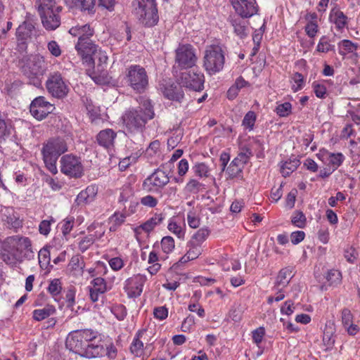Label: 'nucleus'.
<instances>
[{
	"instance_id": "obj_10",
	"label": "nucleus",
	"mask_w": 360,
	"mask_h": 360,
	"mask_svg": "<svg viewBox=\"0 0 360 360\" xmlns=\"http://www.w3.org/2000/svg\"><path fill=\"white\" fill-rule=\"evenodd\" d=\"M197 61L195 49L191 44H180L176 49L175 63L181 69L193 68Z\"/></svg>"
},
{
	"instance_id": "obj_6",
	"label": "nucleus",
	"mask_w": 360,
	"mask_h": 360,
	"mask_svg": "<svg viewBox=\"0 0 360 360\" xmlns=\"http://www.w3.org/2000/svg\"><path fill=\"white\" fill-rule=\"evenodd\" d=\"M134 12L139 22L146 27H153L159 20L155 0H135Z\"/></svg>"
},
{
	"instance_id": "obj_34",
	"label": "nucleus",
	"mask_w": 360,
	"mask_h": 360,
	"mask_svg": "<svg viewBox=\"0 0 360 360\" xmlns=\"http://www.w3.org/2000/svg\"><path fill=\"white\" fill-rule=\"evenodd\" d=\"M77 331L81 335L82 339L87 344H95L96 342L99 344L101 338L97 331L91 329L77 330Z\"/></svg>"
},
{
	"instance_id": "obj_49",
	"label": "nucleus",
	"mask_w": 360,
	"mask_h": 360,
	"mask_svg": "<svg viewBox=\"0 0 360 360\" xmlns=\"http://www.w3.org/2000/svg\"><path fill=\"white\" fill-rule=\"evenodd\" d=\"M334 49V46L330 44L326 37H322L317 45V51L321 53H328Z\"/></svg>"
},
{
	"instance_id": "obj_47",
	"label": "nucleus",
	"mask_w": 360,
	"mask_h": 360,
	"mask_svg": "<svg viewBox=\"0 0 360 360\" xmlns=\"http://www.w3.org/2000/svg\"><path fill=\"white\" fill-rule=\"evenodd\" d=\"M292 105L289 102H285L278 105L276 108V112L280 117H287L291 113Z\"/></svg>"
},
{
	"instance_id": "obj_14",
	"label": "nucleus",
	"mask_w": 360,
	"mask_h": 360,
	"mask_svg": "<svg viewBox=\"0 0 360 360\" xmlns=\"http://www.w3.org/2000/svg\"><path fill=\"white\" fill-rule=\"evenodd\" d=\"M54 108L53 105L46 101L44 96H39L32 101L30 112L35 119L42 120L52 112Z\"/></svg>"
},
{
	"instance_id": "obj_18",
	"label": "nucleus",
	"mask_w": 360,
	"mask_h": 360,
	"mask_svg": "<svg viewBox=\"0 0 360 360\" xmlns=\"http://www.w3.org/2000/svg\"><path fill=\"white\" fill-rule=\"evenodd\" d=\"M1 221L6 228L17 230L21 226V221L12 207H4L1 210Z\"/></svg>"
},
{
	"instance_id": "obj_48",
	"label": "nucleus",
	"mask_w": 360,
	"mask_h": 360,
	"mask_svg": "<svg viewBox=\"0 0 360 360\" xmlns=\"http://www.w3.org/2000/svg\"><path fill=\"white\" fill-rule=\"evenodd\" d=\"M95 241L94 236L89 235L84 237L79 243V249L81 252H84L94 244Z\"/></svg>"
},
{
	"instance_id": "obj_38",
	"label": "nucleus",
	"mask_w": 360,
	"mask_h": 360,
	"mask_svg": "<svg viewBox=\"0 0 360 360\" xmlns=\"http://www.w3.org/2000/svg\"><path fill=\"white\" fill-rule=\"evenodd\" d=\"M185 191L189 193L197 194L205 189V185L195 179H191L185 186Z\"/></svg>"
},
{
	"instance_id": "obj_5",
	"label": "nucleus",
	"mask_w": 360,
	"mask_h": 360,
	"mask_svg": "<svg viewBox=\"0 0 360 360\" xmlns=\"http://www.w3.org/2000/svg\"><path fill=\"white\" fill-rule=\"evenodd\" d=\"M66 347L70 351L86 358L102 356L105 349L101 344H87L81 338L77 330L69 334L66 340Z\"/></svg>"
},
{
	"instance_id": "obj_8",
	"label": "nucleus",
	"mask_w": 360,
	"mask_h": 360,
	"mask_svg": "<svg viewBox=\"0 0 360 360\" xmlns=\"http://www.w3.org/2000/svg\"><path fill=\"white\" fill-rule=\"evenodd\" d=\"M224 54L219 46H210L205 52L204 67L209 74H214L223 69Z\"/></svg>"
},
{
	"instance_id": "obj_64",
	"label": "nucleus",
	"mask_w": 360,
	"mask_h": 360,
	"mask_svg": "<svg viewBox=\"0 0 360 360\" xmlns=\"http://www.w3.org/2000/svg\"><path fill=\"white\" fill-rule=\"evenodd\" d=\"M313 88L315 95L318 98H323L326 94V88L324 85L318 84L316 82L313 83Z\"/></svg>"
},
{
	"instance_id": "obj_41",
	"label": "nucleus",
	"mask_w": 360,
	"mask_h": 360,
	"mask_svg": "<svg viewBox=\"0 0 360 360\" xmlns=\"http://www.w3.org/2000/svg\"><path fill=\"white\" fill-rule=\"evenodd\" d=\"M192 170L196 176L200 178L208 177L210 175V169L207 165L203 162L196 163L193 166Z\"/></svg>"
},
{
	"instance_id": "obj_61",
	"label": "nucleus",
	"mask_w": 360,
	"mask_h": 360,
	"mask_svg": "<svg viewBox=\"0 0 360 360\" xmlns=\"http://www.w3.org/2000/svg\"><path fill=\"white\" fill-rule=\"evenodd\" d=\"M39 263L41 265V263H49L50 260V252L46 248L41 249L38 254Z\"/></svg>"
},
{
	"instance_id": "obj_31",
	"label": "nucleus",
	"mask_w": 360,
	"mask_h": 360,
	"mask_svg": "<svg viewBox=\"0 0 360 360\" xmlns=\"http://www.w3.org/2000/svg\"><path fill=\"white\" fill-rule=\"evenodd\" d=\"M292 277V271L290 269H282L276 277L274 288L278 289L280 286H287Z\"/></svg>"
},
{
	"instance_id": "obj_37",
	"label": "nucleus",
	"mask_w": 360,
	"mask_h": 360,
	"mask_svg": "<svg viewBox=\"0 0 360 360\" xmlns=\"http://www.w3.org/2000/svg\"><path fill=\"white\" fill-rule=\"evenodd\" d=\"M168 230L174 233L179 239H184L185 236V231L175 220L174 217L169 219L167 225Z\"/></svg>"
},
{
	"instance_id": "obj_22",
	"label": "nucleus",
	"mask_w": 360,
	"mask_h": 360,
	"mask_svg": "<svg viewBox=\"0 0 360 360\" xmlns=\"http://www.w3.org/2000/svg\"><path fill=\"white\" fill-rule=\"evenodd\" d=\"M354 316L347 308H344L341 311L342 324L349 335H355L360 328L353 323Z\"/></svg>"
},
{
	"instance_id": "obj_51",
	"label": "nucleus",
	"mask_w": 360,
	"mask_h": 360,
	"mask_svg": "<svg viewBox=\"0 0 360 360\" xmlns=\"http://www.w3.org/2000/svg\"><path fill=\"white\" fill-rule=\"evenodd\" d=\"M256 120V115L254 112L249 111L244 117L243 125L250 130L253 129Z\"/></svg>"
},
{
	"instance_id": "obj_2",
	"label": "nucleus",
	"mask_w": 360,
	"mask_h": 360,
	"mask_svg": "<svg viewBox=\"0 0 360 360\" xmlns=\"http://www.w3.org/2000/svg\"><path fill=\"white\" fill-rule=\"evenodd\" d=\"M0 257L8 264H14L23 259L33 260L35 257L31 240L23 236H10L1 243Z\"/></svg>"
},
{
	"instance_id": "obj_53",
	"label": "nucleus",
	"mask_w": 360,
	"mask_h": 360,
	"mask_svg": "<svg viewBox=\"0 0 360 360\" xmlns=\"http://www.w3.org/2000/svg\"><path fill=\"white\" fill-rule=\"evenodd\" d=\"M62 288L60 285V281L59 279H53L51 281L49 287L48 291L53 295L56 296L60 294L61 292Z\"/></svg>"
},
{
	"instance_id": "obj_3",
	"label": "nucleus",
	"mask_w": 360,
	"mask_h": 360,
	"mask_svg": "<svg viewBox=\"0 0 360 360\" xmlns=\"http://www.w3.org/2000/svg\"><path fill=\"white\" fill-rule=\"evenodd\" d=\"M17 67L30 84L39 87L42 77L47 71V64L44 56L39 54L25 55L17 61Z\"/></svg>"
},
{
	"instance_id": "obj_60",
	"label": "nucleus",
	"mask_w": 360,
	"mask_h": 360,
	"mask_svg": "<svg viewBox=\"0 0 360 360\" xmlns=\"http://www.w3.org/2000/svg\"><path fill=\"white\" fill-rule=\"evenodd\" d=\"M47 48L52 56L58 57L61 55V49L56 41H49L47 45Z\"/></svg>"
},
{
	"instance_id": "obj_9",
	"label": "nucleus",
	"mask_w": 360,
	"mask_h": 360,
	"mask_svg": "<svg viewBox=\"0 0 360 360\" xmlns=\"http://www.w3.org/2000/svg\"><path fill=\"white\" fill-rule=\"evenodd\" d=\"M48 92L58 99L65 98L69 92V86L59 72L49 74L46 82Z\"/></svg>"
},
{
	"instance_id": "obj_27",
	"label": "nucleus",
	"mask_w": 360,
	"mask_h": 360,
	"mask_svg": "<svg viewBox=\"0 0 360 360\" xmlns=\"http://www.w3.org/2000/svg\"><path fill=\"white\" fill-rule=\"evenodd\" d=\"M14 128L12 122L0 118V145L11 136Z\"/></svg>"
},
{
	"instance_id": "obj_16",
	"label": "nucleus",
	"mask_w": 360,
	"mask_h": 360,
	"mask_svg": "<svg viewBox=\"0 0 360 360\" xmlns=\"http://www.w3.org/2000/svg\"><path fill=\"white\" fill-rule=\"evenodd\" d=\"M146 281L144 276L134 275L125 281L124 289L129 297H137L141 295L143 287Z\"/></svg>"
},
{
	"instance_id": "obj_62",
	"label": "nucleus",
	"mask_w": 360,
	"mask_h": 360,
	"mask_svg": "<svg viewBox=\"0 0 360 360\" xmlns=\"http://www.w3.org/2000/svg\"><path fill=\"white\" fill-rule=\"evenodd\" d=\"M292 79L294 82L297 84V86H292V89L294 91H297L302 89L304 85V77L302 75L300 72H295L292 76Z\"/></svg>"
},
{
	"instance_id": "obj_40",
	"label": "nucleus",
	"mask_w": 360,
	"mask_h": 360,
	"mask_svg": "<svg viewBox=\"0 0 360 360\" xmlns=\"http://www.w3.org/2000/svg\"><path fill=\"white\" fill-rule=\"evenodd\" d=\"M91 78L98 84H105L110 82L108 71H101L98 73H88Z\"/></svg>"
},
{
	"instance_id": "obj_43",
	"label": "nucleus",
	"mask_w": 360,
	"mask_h": 360,
	"mask_svg": "<svg viewBox=\"0 0 360 360\" xmlns=\"http://www.w3.org/2000/svg\"><path fill=\"white\" fill-rule=\"evenodd\" d=\"M175 247L174 240L172 236H165L161 240V248L162 251L166 253H170Z\"/></svg>"
},
{
	"instance_id": "obj_13",
	"label": "nucleus",
	"mask_w": 360,
	"mask_h": 360,
	"mask_svg": "<svg viewBox=\"0 0 360 360\" xmlns=\"http://www.w3.org/2000/svg\"><path fill=\"white\" fill-rule=\"evenodd\" d=\"M61 172L73 178H79L83 174V166L79 159L72 155H63L60 160Z\"/></svg>"
},
{
	"instance_id": "obj_4",
	"label": "nucleus",
	"mask_w": 360,
	"mask_h": 360,
	"mask_svg": "<svg viewBox=\"0 0 360 360\" xmlns=\"http://www.w3.org/2000/svg\"><path fill=\"white\" fill-rule=\"evenodd\" d=\"M68 136L51 137L42 144L41 153L46 167L53 174L58 172L56 162L59 157L68 150Z\"/></svg>"
},
{
	"instance_id": "obj_52",
	"label": "nucleus",
	"mask_w": 360,
	"mask_h": 360,
	"mask_svg": "<svg viewBox=\"0 0 360 360\" xmlns=\"http://www.w3.org/2000/svg\"><path fill=\"white\" fill-rule=\"evenodd\" d=\"M55 221L53 217H51L49 220L41 221L39 226V233L44 236H47L50 233L51 224L55 223Z\"/></svg>"
},
{
	"instance_id": "obj_39",
	"label": "nucleus",
	"mask_w": 360,
	"mask_h": 360,
	"mask_svg": "<svg viewBox=\"0 0 360 360\" xmlns=\"http://www.w3.org/2000/svg\"><path fill=\"white\" fill-rule=\"evenodd\" d=\"M108 56L105 52L102 51L99 49L90 56L88 59V62L90 63L102 64L103 65L107 66Z\"/></svg>"
},
{
	"instance_id": "obj_33",
	"label": "nucleus",
	"mask_w": 360,
	"mask_h": 360,
	"mask_svg": "<svg viewBox=\"0 0 360 360\" xmlns=\"http://www.w3.org/2000/svg\"><path fill=\"white\" fill-rule=\"evenodd\" d=\"M55 312V307L53 305L47 304L43 309H34L32 312V316L35 321H41L54 314Z\"/></svg>"
},
{
	"instance_id": "obj_20",
	"label": "nucleus",
	"mask_w": 360,
	"mask_h": 360,
	"mask_svg": "<svg viewBox=\"0 0 360 360\" xmlns=\"http://www.w3.org/2000/svg\"><path fill=\"white\" fill-rule=\"evenodd\" d=\"M240 15H231L229 18V22L233 27L234 33L240 39H244L248 35L249 30L248 27V22L244 20Z\"/></svg>"
},
{
	"instance_id": "obj_29",
	"label": "nucleus",
	"mask_w": 360,
	"mask_h": 360,
	"mask_svg": "<svg viewBox=\"0 0 360 360\" xmlns=\"http://www.w3.org/2000/svg\"><path fill=\"white\" fill-rule=\"evenodd\" d=\"M34 25L30 22L25 21L18 26L16 30V36L18 40L24 41L30 38L34 30Z\"/></svg>"
},
{
	"instance_id": "obj_19",
	"label": "nucleus",
	"mask_w": 360,
	"mask_h": 360,
	"mask_svg": "<svg viewBox=\"0 0 360 360\" xmlns=\"http://www.w3.org/2000/svg\"><path fill=\"white\" fill-rule=\"evenodd\" d=\"M75 49L78 53L85 59L86 62H88L89 58L98 49V46L93 43L91 38H87L86 39L82 38L78 39L75 45Z\"/></svg>"
},
{
	"instance_id": "obj_45",
	"label": "nucleus",
	"mask_w": 360,
	"mask_h": 360,
	"mask_svg": "<svg viewBox=\"0 0 360 360\" xmlns=\"http://www.w3.org/2000/svg\"><path fill=\"white\" fill-rule=\"evenodd\" d=\"M328 156V164L333 167V170H335L341 165L344 160V156L342 153H327Z\"/></svg>"
},
{
	"instance_id": "obj_56",
	"label": "nucleus",
	"mask_w": 360,
	"mask_h": 360,
	"mask_svg": "<svg viewBox=\"0 0 360 360\" xmlns=\"http://www.w3.org/2000/svg\"><path fill=\"white\" fill-rule=\"evenodd\" d=\"M140 202L143 206L153 208L158 205V199L153 195H147L141 198Z\"/></svg>"
},
{
	"instance_id": "obj_59",
	"label": "nucleus",
	"mask_w": 360,
	"mask_h": 360,
	"mask_svg": "<svg viewBox=\"0 0 360 360\" xmlns=\"http://www.w3.org/2000/svg\"><path fill=\"white\" fill-rule=\"evenodd\" d=\"M251 155V150L248 148H243V151L239 153L236 158L240 162V165H243V166L244 167V165L248 162L249 158Z\"/></svg>"
},
{
	"instance_id": "obj_55",
	"label": "nucleus",
	"mask_w": 360,
	"mask_h": 360,
	"mask_svg": "<svg viewBox=\"0 0 360 360\" xmlns=\"http://www.w3.org/2000/svg\"><path fill=\"white\" fill-rule=\"evenodd\" d=\"M253 342L259 345L265 335V329L264 327H259L252 332Z\"/></svg>"
},
{
	"instance_id": "obj_7",
	"label": "nucleus",
	"mask_w": 360,
	"mask_h": 360,
	"mask_svg": "<svg viewBox=\"0 0 360 360\" xmlns=\"http://www.w3.org/2000/svg\"><path fill=\"white\" fill-rule=\"evenodd\" d=\"M128 86L138 94L144 93L149 86V78L146 69L140 65H131L125 71Z\"/></svg>"
},
{
	"instance_id": "obj_24",
	"label": "nucleus",
	"mask_w": 360,
	"mask_h": 360,
	"mask_svg": "<svg viewBox=\"0 0 360 360\" xmlns=\"http://www.w3.org/2000/svg\"><path fill=\"white\" fill-rule=\"evenodd\" d=\"M35 7L37 8L40 16L61 9L60 7L56 6L55 0H36Z\"/></svg>"
},
{
	"instance_id": "obj_44",
	"label": "nucleus",
	"mask_w": 360,
	"mask_h": 360,
	"mask_svg": "<svg viewBox=\"0 0 360 360\" xmlns=\"http://www.w3.org/2000/svg\"><path fill=\"white\" fill-rule=\"evenodd\" d=\"M291 221L294 226L302 229L306 226L307 219L302 212L295 211L292 217Z\"/></svg>"
},
{
	"instance_id": "obj_35",
	"label": "nucleus",
	"mask_w": 360,
	"mask_h": 360,
	"mask_svg": "<svg viewBox=\"0 0 360 360\" xmlns=\"http://www.w3.org/2000/svg\"><path fill=\"white\" fill-rule=\"evenodd\" d=\"M300 162L297 158L289 159L281 165V172L284 177L290 176L299 167Z\"/></svg>"
},
{
	"instance_id": "obj_1",
	"label": "nucleus",
	"mask_w": 360,
	"mask_h": 360,
	"mask_svg": "<svg viewBox=\"0 0 360 360\" xmlns=\"http://www.w3.org/2000/svg\"><path fill=\"white\" fill-rule=\"evenodd\" d=\"M139 105L129 108L122 115L127 135L134 142L143 139V131L146 123L154 118L155 112L151 101L140 96Z\"/></svg>"
},
{
	"instance_id": "obj_15",
	"label": "nucleus",
	"mask_w": 360,
	"mask_h": 360,
	"mask_svg": "<svg viewBox=\"0 0 360 360\" xmlns=\"http://www.w3.org/2000/svg\"><path fill=\"white\" fill-rule=\"evenodd\" d=\"M234 11L241 18H249L257 14L259 6L256 0H229Z\"/></svg>"
},
{
	"instance_id": "obj_32",
	"label": "nucleus",
	"mask_w": 360,
	"mask_h": 360,
	"mask_svg": "<svg viewBox=\"0 0 360 360\" xmlns=\"http://www.w3.org/2000/svg\"><path fill=\"white\" fill-rule=\"evenodd\" d=\"M74 6L82 11L87 12L89 14H94L96 12V0H72Z\"/></svg>"
},
{
	"instance_id": "obj_17",
	"label": "nucleus",
	"mask_w": 360,
	"mask_h": 360,
	"mask_svg": "<svg viewBox=\"0 0 360 360\" xmlns=\"http://www.w3.org/2000/svg\"><path fill=\"white\" fill-rule=\"evenodd\" d=\"M159 88L164 96L169 100L180 102L184 98V94L181 87L174 83H161Z\"/></svg>"
},
{
	"instance_id": "obj_36",
	"label": "nucleus",
	"mask_w": 360,
	"mask_h": 360,
	"mask_svg": "<svg viewBox=\"0 0 360 360\" xmlns=\"http://www.w3.org/2000/svg\"><path fill=\"white\" fill-rule=\"evenodd\" d=\"M210 234V231L207 228L199 229L188 243V245H198L201 247L202 243L207 239Z\"/></svg>"
},
{
	"instance_id": "obj_54",
	"label": "nucleus",
	"mask_w": 360,
	"mask_h": 360,
	"mask_svg": "<svg viewBox=\"0 0 360 360\" xmlns=\"http://www.w3.org/2000/svg\"><path fill=\"white\" fill-rule=\"evenodd\" d=\"M189 250L186 252L187 259L191 260L198 258L202 253V248L198 245H188Z\"/></svg>"
},
{
	"instance_id": "obj_63",
	"label": "nucleus",
	"mask_w": 360,
	"mask_h": 360,
	"mask_svg": "<svg viewBox=\"0 0 360 360\" xmlns=\"http://www.w3.org/2000/svg\"><path fill=\"white\" fill-rule=\"evenodd\" d=\"M108 263L114 271H119L124 266V261L118 257L110 259Z\"/></svg>"
},
{
	"instance_id": "obj_42",
	"label": "nucleus",
	"mask_w": 360,
	"mask_h": 360,
	"mask_svg": "<svg viewBox=\"0 0 360 360\" xmlns=\"http://www.w3.org/2000/svg\"><path fill=\"white\" fill-rule=\"evenodd\" d=\"M327 281L330 285H336L341 282L342 274L338 270L332 269L328 271L326 275Z\"/></svg>"
},
{
	"instance_id": "obj_12",
	"label": "nucleus",
	"mask_w": 360,
	"mask_h": 360,
	"mask_svg": "<svg viewBox=\"0 0 360 360\" xmlns=\"http://www.w3.org/2000/svg\"><path fill=\"white\" fill-rule=\"evenodd\" d=\"M169 182L168 174L158 168L143 181L142 188L148 192L158 191L164 188Z\"/></svg>"
},
{
	"instance_id": "obj_25",
	"label": "nucleus",
	"mask_w": 360,
	"mask_h": 360,
	"mask_svg": "<svg viewBox=\"0 0 360 360\" xmlns=\"http://www.w3.org/2000/svg\"><path fill=\"white\" fill-rule=\"evenodd\" d=\"M69 32L73 36L78 37V39L82 38L86 39L94 35V31L89 25L86 24L73 27L70 30Z\"/></svg>"
},
{
	"instance_id": "obj_58",
	"label": "nucleus",
	"mask_w": 360,
	"mask_h": 360,
	"mask_svg": "<svg viewBox=\"0 0 360 360\" xmlns=\"http://www.w3.org/2000/svg\"><path fill=\"white\" fill-rule=\"evenodd\" d=\"M153 315L157 319L165 320L168 316V309L165 307H155L153 310Z\"/></svg>"
},
{
	"instance_id": "obj_21",
	"label": "nucleus",
	"mask_w": 360,
	"mask_h": 360,
	"mask_svg": "<svg viewBox=\"0 0 360 360\" xmlns=\"http://www.w3.org/2000/svg\"><path fill=\"white\" fill-rule=\"evenodd\" d=\"M117 134L111 129L101 130L96 136L97 143L105 149L113 147Z\"/></svg>"
},
{
	"instance_id": "obj_57",
	"label": "nucleus",
	"mask_w": 360,
	"mask_h": 360,
	"mask_svg": "<svg viewBox=\"0 0 360 360\" xmlns=\"http://www.w3.org/2000/svg\"><path fill=\"white\" fill-rule=\"evenodd\" d=\"M125 217L123 214L115 213L110 218V221L113 224L110 226V230L115 231L117 226H120L124 221Z\"/></svg>"
},
{
	"instance_id": "obj_11",
	"label": "nucleus",
	"mask_w": 360,
	"mask_h": 360,
	"mask_svg": "<svg viewBox=\"0 0 360 360\" xmlns=\"http://www.w3.org/2000/svg\"><path fill=\"white\" fill-rule=\"evenodd\" d=\"M178 81L180 86L195 91H200L204 88L203 74L194 70H190L182 72Z\"/></svg>"
},
{
	"instance_id": "obj_30",
	"label": "nucleus",
	"mask_w": 360,
	"mask_h": 360,
	"mask_svg": "<svg viewBox=\"0 0 360 360\" xmlns=\"http://www.w3.org/2000/svg\"><path fill=\"white\" fill-rule=\"evenodd\" d=\"M330 20L338 30H342L347 25V17L340 10L333 9L330 15Z\"/></svg>"
},
{
	"instance_id": "obj_50",
	"label": "nucleus",
	"mask_w": 360,
	"mask_h": 360,
	"mask_svg": "<svg viewBox=\"0 0 360 360\" xmlns=\"http://www.w3.org/2000/svg\"><path fill=\"white\" fill-rule=\"evenodd\" d=\"M243 165H234V164H230L226 169V172L231 179H233L240 176L243 169Z\"/></svg>"
},
{
	"instance_id": "obj_23",
	"label": "nucleus",
	"mask_w": 360,
	"mask_h": 360,
	"mask_svg": "<svg viewBox=\"0 0 360 360\" xmlns=\"http://www.w3.org/2000/svg\"><path fill=\"white\" fill-rule=\"evenodd\" d=\"M61 9L53 11L52 13L41 15V20L43 26L46 30H55L60 25V18L59 12Z\"/></svg>"
},
{
	"instance_id": "obj_46",
	"label": "nucleus",
	"mask_w": 360,
	"mask_h": 360,
	"mask_svg": "<svg viewBox=\"0 0 360 360\" xmlns=\"http://www.w3.org/2000/svg\"><path fill=\"white\" fill-rule=\"evenodd\" d=\"M91 284L92 285L91 288H94L96 291L99 292H105L107 291V285L104 278L101 277H97L91 281Z\"/></svg>"
},
{
	"instance_id": "obj_26",
	"label": "nucleus",
	"mask_w": 360,
	"mask_h": 360,
	"mask_svg": "<svg viewBox=\"0 0 360 360\" xmlns=\"http://www.w3.org/2000/svg\"><path fill=\"white\" fill-rule=\"evenodd\" d=\"M165 219V216L162 213H155L151 218L148 219L146 222L142 224L139 228H141L146 233H150L157 226L162 223Z\"/></svg>"
},
{
	"instance_id": "obj_28",
	"label": "nucleus",
	"mask_w": 360,
	"mask_h": 360,
	"mask_svg": "<svg viewBox=\"0 0 360 360\" xmlns=\"http://www.w3.org/2000/svg\"><path fill=\"white\" fill-rule=\"evenodd\" d=\"M146 330H139L135 338L133 340L132 343L130 346L131 352L134 354L136 356H141L143 351V343L141 340V338L143 337V334L146 333Z\"/></svg>"
}]
</instances>
